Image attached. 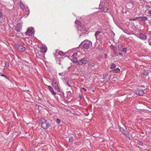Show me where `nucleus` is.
Segmentation results:
<instances>
[{"mask_svg": "<svg viewBox=\"0 0 151 151\" xmlns=\"http://www.w3.org/2000/svg\"><path fill=\"white\" fill-rule=\"evenodd\" d=\"M75 23L78 25L77 27L79 31H80L81 35L87 33V31L84 27L81 24V22L78 20H76Z\"/></svg>", "mask_w": 151, "mask_h": 151, "instance_id": "1", "label": "nucleus"}, {"mask_svg": "<svg viewBox=\"0 0 151 151\" xmlns=\"http://www.w3.org/2000/svg\"><path fill=\"white\" fill-rule=\"evenodd\" d=\"M83 43V47L84 50L90 49L91 47L92 46V43L90 41L85 40L83 42H82L81 44Z\"/></svg>", "mask_w": 151, "mask_h": 151, "instance_id": "2", "label": "nucleus"}, {"mask_svg": "<svg viewBox=\"0 0 151 151\" xmlns=\"http://www.w3.org/2000/svg\"><path fill=\"white\" fill-rule=\"evenodd\" d=\"M41 126L44 129H47L50 126V123H47L46 120L44 118L41 119Z\"/></svg>", "mask_w": 151, "mask_h": 151, "instance_id": "3", "label": "nucleus"}, {"mask_svg": "<svg viewBox=\"0 0 151 151\" xmlns=\"http://www.w3.org/2000/svg\"><path fill=\"white\" fill-rule=\"evenodd\" d=\"M89 60V58L86 56L81 59L78 60L77 61V65H82L83 64H86L88 63Z\"/></svg>", "mask_w": 151, "mask_h": 151, "instance_id": "4", "label": "nucleus"}, {"mask_svg": "<svg viewBox=\"0 0 151 151\" xmlns=\"http://www.w3.org/2000/svg\"><path fill=\"white\" fill-rule=\"evenodd\" d=\"M137 37L143 40H146L147 38L146 35L145 34L141 33H137Z\"/></svg>", "mask_w": 151, "mask_h": 151, "instance_id": "5", "label": "nucleus"}, {"mask_svg": "<svg viewBox=\"0 0 151 151\" xmlns=\"http://www.w3.org/2000/svg\"><path fill=\"white\" fill-rule=\"evenodd\" d=\"M136 92L137 94L139 96H143L145 94L143 90L139 89H137Z\"/></svg>", "mask_w": 151, "mask_h": 151, "instance_id": "6", "label": "nucleus"}, {"mask_svg": "<svg viewBox=\"0 0 151 151\" xmlns=\"http://www.w3.org/2000/svg\"><path fill=\"white\" fill-rule=\"evenodd\" d=\"M47 48L44 45H42V47L40 48V52L42 53L46 52L47 51Z\"/></svg>", "mask_w": 151, "mask_h": 151, "instance_id": "7", "label": "nucleus"}, {"mask_svg": "<svg viewBox=\"0 0 151 151\" xmlns=\"http://www.w3.org/2000/svg\"><path fill=\"white\" fill-rule=\"evenodd\" d=\"M22 29L21 25L19 24H17V26L15 27L14 29L16 30L17 32H20V30Z\"/></svg>", "mask_w": 151, "mask_h": 151, "instance_id": "8", "label": "nucleus"}, {"mask_svg": "<svg viewBox=\"0 0 151 151\" xmlns=\"http://www.w3.org/2000/svg\"><path fill=\"white\" fill-rule=\"evenodd\" d=\"M33 34V30L31 29H29L25 33L26 35L28 36H31Z\"/></svg>", "mask_w": 151, "mask_h": 151, "instance_id": "9", "label": "nucleus"}, {"mask_svg": "<svg viewBox=\"0 0 151 151\" xmlns=\"http://www.w3.org/2000/svg\"><path fill=\"white\" fill-rule=\"evenodd\" d=\"M18 49L19 50L21 51H24L26 49L23 46L20 45H18Z\"/></svg>", "mask_w": 151, "mask_h": 151, "instance_id": "10", "label": "nucleus"}, {"mask_svg": "<svg viewBox=\"0 0 151 151\" xmlns=\"http://www.w3.org/2000/svg\"><path fill=\"white\" fill-rule=\"evenodd\" d=\"M122 44L118 45V47L119 50L121 51H126V49L125 48H123L122 47Z\"/></svg>", "mask_w": 151, "mask_h": 151, "instance_id": "11", "label": "nucleus"}, {"mask_svg": "<svg viewBox=\"0 0 151 151\" xmlns=\"http://www.w3.org/2000/svg\"><path fill=\"white\" fill-rule=\"evenodd\" d=\"M25 8L26 10H25L26 11H24V16H26L25 17H26L29 14V12L28 7H26Z\"/></svg>", "mask_w": 151, "mask_h": 151, "instance_id": "12", "label": "nucleus"}, {"mask_svg": "<svg viewBox=\"0 0 151 151\" xmlns=\"http://www.w3.org/2000/svg\"><path fill=\"white\" fill-rule=\"evenodd\" d=\"M48 88L51 93L54 95L56 94L55 92L54 91L53 88L50 86H48Z\"/></svg>", "mask_w": 151, "mask_h": 151, "instance_id": "13", "label": "nucleus"}, {"mask_svg": "<svg viewBox=\"0 0 151 151\" xmlns=\"http://www.w3.org/2000/svg\"><path fill=\"white\" fill-rule=\"evenodd\" d=\"M119 128L120 131L123 134H126L127 133V131L125 130L124 128L119 126Z\"/></svg>", "mask_w": 151, "mask_h": 151, "instance_id": "14", "label": "nucleus"}, {"mask_svg": "<svg viewBox=\"0 0 151 151\" xmlns=\"http://www.w3.org/2000/svg\"><path fill=\"white\" fill-rule=\"evenodd\" d=\"M100 33H101V32L99 31L96 32L95 33V36L96 37V41L98 39V37H99V36L100 35Z\"/></svg>", "mask_w": 151, "mask_h": 151, "instance_id": "15", "label": "nucleus"}, {"mask_svg": "<svg viewBox=\"0 0 151 151\" xmlns=\"http://www.w3.org/2000/svg\"><path fill=\"white\" fill-rule=\"evenodd\" d=\"M19 5L20 7L23 10H26V9L25 8L26 7H25V6L22 3H19Z\"/></svg>", "mask_w": 151, "mask_h": 151, "instance_id": "16", "label": "nucleus"}, {"mask_svg": "<svg viewBox=\"0 0 151 151\" xmlns=\"http://www.w3.org/2000/svg\"><path fill=\"white\" fill-rule=\"evenodd\" d=\"M4 14L2 10L0 9V20L3 18Z\"/></svg>", "mask_w": 151, "mask_h": 151, "instance_id": "17", "label": "nucleus"}, {"mask_svg": "<svg viewBox=\"0 0 151 151\" xmlns=\"http://www.w3.org/2000/svg\"><path fill=\"white\" fill-rule=\"evenodd\" d=\"M139 19L143 21H145L147 20V18L145 17H139Z\"/></svg>", "mask_w": 151, "mask_h": 151, "instance_id": "18", "label": "nucleus"}, {"mask_svg": "<svg viewBox=\"0 0 151 151\" xmlns=\"http://www.w3.org/2000/svg\"><path fill=\"white\" fill-rule=\"evenodd\" d=\"M101 11L102 12H104L105 13L108 10V9L106 7H102L101 9Z\"/></svg>", "mask_w": 151, "mask_h": 151, "instance_id": "19", "label": "nucleus"}, {"mask_svg": "<svg viewBox=\"0 0 151 151\" xmlns=\"http://www.w3.org/2000/svg\"><path fill=\"white\" fill-rule=\"evenodd\" d=\"M96 50L97 51L100 52H101L102 50V49L101 47L99 46L97 47L96 48Z\"/></svg>", "mask_w": 151, "mask_h": 151, "instance_id": "20", "label": "nucleus"}, {"mask_svg": "<svg viewBox=\"0 0 151 151\" xmlns=\"http://www.w3.org/2000/svg\"><path fill=\"white\" fill-rule=\"evenodd\" d=\"M53 87H54L55 89L57 90L59 89L58 84H55L53 85Z\"/></svg>", "mask_w": 151, "mask_h": 151, "instance_id": "21", "label": "nucleus"}, {"mask_svg": "<svg viewBox=\"0 0 151 151\" xmlns=\"http://www.w3.org/2000/svg\"><path fill=\"white\" fill-rule=\"evenodd\" d=\"M119 71H120V70L118 68L114 69L113 70V71L115 73H118V72H119Z\"/></svg>", "mask_w": 151, "mask_h": 151, "instance_id": "22", "label": "nucleus"}, {"mask_svg": "<svg viewBox=\"0 0 151 151\" xmlns=\"http://www.w3.org/2000/svg\"><path fill=\"white\" fill-rule=\"evenodd\" d=\"M116 67V65L114 63H112L111 65L110 68L113 69Z\"/></svg>", "mask_w": 151, "mask_h": 151, "instance_id": "23", "label": "nucleus"}, {"mask_svg": "<svg viewBox=\"0 0 151 151\" xmlns=\"http://www.w3.org/2000/svg\"><path fill=\"white\" fill-rule=\"evenodd\" d=\"M58 54L60 55H65V53L61 51H60L58 52Z\"/></svg>", "mask_w": 151, "mask_h": 151, "instance_id": "24", "label": "nucleus"}, {"mask_svg": "<svg viewBox=\"0 0 151 151\" xmlns=\"http://www.w3.org/2000/svg\"><path fill=\"white\" fill-rule=\"evenodd\" d=\"M115 54L116 55L118 56L119 55H120L121 56L123 55V54L121 53L120 52H115Z\"/></svg>", "mask_w": 151, "mask_h": 151, "instance_id": "25", "label": "nucleus"}, {"mask_svg": "<svg viewBox=\"0 0 151 151\" xmlns=\"http://www.w3.org/2000/svg\"><path fill=\"white\" fill-rule=\"evenodd\" d=\"M9 63L8 61L5 62V66L6 67H8L9 66Z\"/></svg>", "mask_w": 151, "mask_h": 151, "instance_id": "26", "label": "nucleus"}, {"mask_svg": "<svg viewBox=\"0 0 151 151\" xmlns=\"http://www.w3.org/2000/svg\"><path fill=\"white\" fill-rule=\"evenodd\" d=\"M73 141V137H71L69 138V141L71 142H72Z\"/></svg>", "mask_w": 151, "mask_h": 151, "instance_id": "27", "label": "nucleus"}, {"mask_svg": "<svg viewBox=\"0 0 151 151\" xmlns=\"http://www.w3.org/2000/svg\"><path fill=\"white\" fill-rule=\"evenodd\" d=\"M52 85L55 84H57V81L55 79H53L52 81Z\"/></svg>", "mask_w": 151, "mask_h": 151, "instance_id": "28", "label": "nucleus"}, {"mask_svg": "<svg viewBox=\"0 0 151 151\" xmlns=\"http://www.w3.org/2000/svg\"><path fill=\"white\" fill-rule=\"evenodd\" d=\"M112 49L113 50V51L115 53V52H116V48L115 47L113 46V47Z\"/></svg>", "mask_w": 151, "mask_h": 151, "instance_id": "29", "label": "nucleus"}, {"mask_svg": "<svg viewBox=\"0 0 151 151\" xmlns=\"http://www.w3.org/2000/svg\"><path fill=\"white\" fill-rule=\"evenodd\" d=\"M56 123L57 124H59L60 122V120L59 119H57L56 120Z\"/></svg>", "mask_w": 151, "mask_h": 151, "instance_id": "30", "label": "nucleus"}, {"mask_svg": "<svg viewBox=\"0 0 151 151\" xmlns=\"http://www.w3.org/2000/svg\"><path fill=\"white\" fill-rule=\"evenodd\" d=\"M95 65V64L94 63H91L90 64V65L92 67H93Z\"/></svg>", "mask_w": 151, "mask_h": 151, "instance_id": "31", "label": "nucleus"}, {"mask_svg": "<svg viewBox=\"0 0 151 151\" xmlns=\"http://www.w3.org/2000/svg\"><path fill=\"white\" fill-rule=\"evenodd\" d=\"M0 76H4L5 78L6 79H8V78L6 76H5V75H4V74H1Z\"/></svg>", "mask_w": 151, "mask_h": 151, "instance_id": "32", "label": "nucleus"}, {"mask_svg": "<svg viewBox=\"0 0 151 151\" xmlns=\"http://www.w3.org/2000/svg\"><path fill=\"white\" fill-rule=\"evenodd\" d=\"M139 145H143V143L142 142H139Z\"/></svg>", "mask_w": 151, "mask_h": 151, "instance_id": "33", "label": "nucleus"}, {"mask_svg": "<svg viewBox=\"0 0 151 151\" xmlns=\"http://www.w3.org/2000/svg\"><path fill=\"white\" fill-rule=\"evenodd\" d=\"M73 60L75 62L77 61V59L76 58H75L73 59Z\"/></svg>", "mask_w": 151, "mask_h": 151, "instance_id": "34", "label": "nucleus"}, {"mask_svg": "<svg viewBox=\"0 0 151 151\" xmlns=\"http://www.w3.org/2000/svg\"><path fill=\"white\" fill-rule=\"evenodd\" d=\"M107 55L106 54H104V57L105 58H107Z\"/></svg>", "mask_w": 151, "mask_h": 151, "instance_id": "35", "label": "nucleus"}, {"mask_svg": "<svg viewBox=\"0 0 151 151\" xmlns=\"http://www.w3.org/2000/svg\"><path fill=\"white\" fill-rule=\"evenodd\" d=\"M148 13L151 16V10L149 11Z\"/></svg>", "mask_w": 151, "mask_h": 151, "instance_id": "36", "label": "nucleus"}, {"mask_svg": "<svg viewBox=\"0 0 151 151\" xmlns=\"http://www.w3.org/2000/svg\"><path fill=\"white\" fill-rule=\"evenodd\" d=\"M130 20H133V21H134L135 20V19H130Z\"/></svg>", "mask_w": 151, "mask_h": 151, "instance_id": "37", "label": "nucleus"}, {"mask_svg": "<svg viewBox=\"0 0 151 151\" xmlns=\"http://www.w3.org/2000/svg\"><path fill=\"white\" fill-rule=\"evenodd\" d=\"M82 89H83V90H84L85 91H86V89L85 88H82Z\"/></svg>", "mask_w": 151, "mask_h": 151, "instance_id": "38", "label": "nucleus"}]
</instances>
